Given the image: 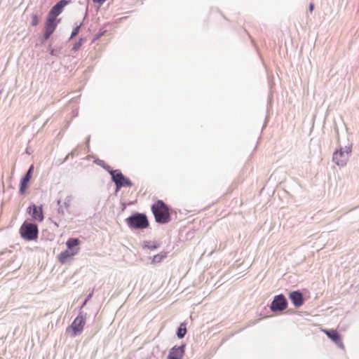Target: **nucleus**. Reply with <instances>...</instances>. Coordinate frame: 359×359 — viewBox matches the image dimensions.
I'll use <instances>...</instances> for the list:
<instances>
[{"label": "nucleus", "instance_id": "f257e3e1", "mask_svg": "<svg viewBox=\"0 0 359 359\" xmlns=\"http://www.w3.org/2000/svg\"><path fill=\"white\" fill-rule=\"evenodd\" d=\"M155 220L159 224H166L170 220V215L167 205L161 200L158 201L151 207Z\"/></svg>", "mask_w": 359, "mask_h": 359}, {"label": "nucleus", "instance_id": "f03ea898", "mask_svg": "<svg viewBox=\"0 0 359 359\" xmlns=\"http://www.w3.org/2000/svg\"><path fill=\"white\" fill-rule=\"evenodd\" d=\"M126 224L130 229H145L149 226V221L146 215L136 212L126 219Z\"/></svg>", "mask_w": 359, "mask_h": 359}, {"label": "nucleus", "instance_id": "7ed1b4c3", "mask_svg": "<svg viewBox=\"0 0 359 359\" xmlns=\"http://www.w3.org/2000/svg\"><path fill=\"white\" fill-rule=\"evenodd\" d=\"M86 313L81 311L72 323L67 328V332H72L71 336L75 337L82 333L86 320Z\"/></svg>", "mask_w": 359, "mask_h": 359}, {"label": "nucleus", "instance_id": "20e7f679", "mask_svg": "<svg viewBox=\"0 0 359 359\" xmlns=\"http://www.w3.org/2000/svg\"><path fill=\"white\" fill-rule=\"evenodd\" d=\"M112 181L116 184V191L120 190L122 187H130L133 186L132 182L126 177L119 170L110 171Z\"/></svg>", "mask_w": 359, "mask_h": 359}, {"label": "nucleus", "instance_id": "39448f33", "mask_svg": "<svg viewBox=\"0 0 359 359\" xmlns=\"http://www.w3.org/2000/svg\"><path fill=\"white\" fill-rule=\"evenodd\" d=\"M20 232L24 239L32 241L37 238L39 231L36 224L25 222L20 227Z\"/></svg>", "mask_w": 359, "mask_h": 359}, {"label": "nucleus", "instance_id": "423d86ee", "mask_svg": "<svg viewBox=\"0 0 359 359\" xmlns=\"http://www.w3.org/2000/svg\"><path fill=\"white\" fill-rule=\"evenodd\" d=\"M351 152V149L350 147H346L345 150L340 149L336 151L333 154V161L339 166H344L348 160Z\"/></svg>", "mask_w": 359, "mask_h": 359}, {"label": "nucleus", "instance_id": "0eeeda50", "mask_svg": "<svg viewBox=\"0 0 359 359\" xmlns=\"http://www.w3.org/2000/svg\"><path fill=\"white\" fill-rule=\"evenodd\" d=\"M287 302L285 297L282 294L276 296L271 303V309L273 311H283L286 309Z\"/></svg>", "mask_w": 359, "mask_h": 359}, {"label": "nucleus", "instance_id": "6e6552de", "mask_svg": "<svg viewBox=\"0 0 359 359\" xmlns=\"http://www.w3.org/2000/svg\"><path fill=\"white\" fill-rule=\"evenodd\" d=\"M34 171V165H31L28 170L20 180V193L24 194L27 188L28 182H29L32 172Z\"/></svg>", "mask_w": 359, "mask_h": 359}, {"label": "nucleus", "instance_id": "1a4fd4ad", "mask_svg": "<svg viewBox=\"0 0 359 359\" xmlns=\"http://www.w3.org/2000/svg\"><path fill=\"white\" fill-rule=\"evenodd\" d=\"M331 340H332L339 347L344 348V344L341 340L340 334L335 330H322Z\"/></svg>", "mask_w": 359, "mask_h": 359}, {"label": "nucleus", "instance_id": "9d476101", "mask_svg": "<svg viewBox=\"0 0 359 359\" xmlns=\"http://www.w3.org/2000/svg\"><path fill=\"white\" fill-rule=\"evenodd\" d=\"M185 345L172 347L169 352L168 359H182L184 353Z\"/></svg>", "mask_w": 359, "mask_h": 359}, {"label": "nucleus", "instance_id": "9b49d317", "mask_svg": "<svg viewBox=\"0 0 359 359\" xmlns=\"http://www.w3.org/2000/svg\"><path fill=\"white\" fill-rule=\"evenodd\" d=\"M29 213L32 214L33 219L41 222L43 219L42 207H37L35 204L31 205L29 208Z\"/></svg>", "mask_w": 359, "mask_h": 359}, {"label": "nucleus", "instance_id": "f8f14e48", "mask_svg": "<svg viewBox=\"0 0 359 359\" xmlns=\"http://www.w3.org/2000/svg\"><path fill=\"white\" fill-rule=\"evenodd\" d=\"M79 253L78 250H72L67 248L65 251L62 252L59 256L58 259L60 262L62 264L66 263L69 259L72 258V257L75 256Z\"/></svg>", "mask_w": 359, "mask_h": 359}, {"label": "nucleus", "instance_id": "ddd939ff", "mask_svg": "<svg viewBox=\"0 0 359 359\" xmlns=\"http://www.w3.org/2000/svg\"><path fill=\"white\" fill-rule=\"evenodd\" d=\"M72 201V196H67L64 201L62 203L61 200L57 201V205L59 206L57 212L59 214H61L62 215H65V210H67Z\"/></svg>", "mask_w": 359, "mask_h": 359}, {"label": "nucleus", "instance_id": "4468645a", "mask_svg": "<svg viewBox=\"0 0 359 359\" xmlns=\"http://www.w3.org/2000/svg\"><path fill=\"white\" fill-rule=\"evenodd\" d=\"M290 298L292 304L296 307L301 306L304 303L302 294L299 292L294 291V292H291L290 294Z\"/></svg>", "mask_w": 359, "mask_h": 359}, {"label": "nucleus", "instance_id": "2eb2a0df", "mask_svg": "<svg viewBox=\"0 0 359 359\" xmlns=\"http://www.w3.org/2000/svg\"><path fill=\"white\" fill-rule=\"evenodd\" d=\"M57 27L56 20L48 17L45 25V30L53 34Z\"/></svg>", "mask_w": 359, "mask_h": 359}, {"label": "nucleus", "instance_id": "dca6fc26", "mask_svg": "<svg viewBox=\"0 0 359 359\" xmlns=\"http://www.w3.org/2000/svg\"><path fill=\"white\" fill-rule=\"evenodd\" d=\"M62 10L63 8L57 3L50 9L48 17L56 20L57 16H58L62 13Z\"/></svg>", "mask_w": 359, "mask_h": 359}, {"label": "nucleus", "instance_id": "f3484780", "mask_svg": "<svg viewBox=\"0 0 359 359\" xmlns=\"http://www.w3.org/2000/svg\"><path fill=\"white\" fill-rule=\"evenodd\" d=\"M80 244V241L79 238H69L66 243L67 248L72 250H78L79 252V245Z\"/></svg>", "mask_w": 359, "mask_h": 359}, {"label": "nucleus", "instance_id": "a211bd4d", "mask_svg": "<svg viewBox=\"0 0 359 359\" xmlns=\"http://www.w3.org/2000/svg\"><path fill=\"white\" fill-rule=\"evenodd\" d=\"M167 256V252H162L158 255H156L153 257L151 263L152 264H157L161 262L165 257Z\"/></svg>", "mask_w": 359, "mask_h": 359}, {"label": "nucleus", "instance_id": "6ab92c4d", "mask_svg": "<svg viewBox=\"0 0 359 359\" xmlns=\"http://www.w3.org/2000/svg\"><path fill=\"white\" fill-rule=\"evenodd\" d=\"M144 247L150 250H155L159 247V244L155 241H144Z\"/></svg>", "mask_w": 359, "mask_h": 359}, {"label": "nucleus", "instance_id": "aec40b11", "mask_svg": "<svg viewBox=\"0 0 359 359\" xmlns=\"http://www.w3.org/2000/svg\"><path fill=\"white\" fill-rule=\"evenodd\" d=\"M187 333V328L182 324L178 327L177 336L179 339H182Z\"/></svg>", "mask_w": 359, "mask_h": 359}, {"label": "nucleus", "instance_id": "412c9836", "mask_svg": "<svg viewBox=\"0 0 359 359\" xmlns=\"http://www.w3.org/2000/svg\"><path fill=\"white\" fill-rule=\"evenodd\" d=\"M95 163L96 164H97L98 165L102 167L104 169H105L106 170H107L109 173H110V171H111L112 170L111 169L110 166L107 165L104 161L102 160H100V159H97L96 161H95Z\"/></svg>", "mask_w": 359, "mask_h": 359}, {"label": "nucleus", "instance_id": "4be33fe9", "mask_svg": "<svg viewBox=\"0 0 359 359\" xmlns=\"http://www.w3.org/2000/svg\"><path fill=\"white\" fill-rule=\"evenodd\" d=\"M31 18H32V25L36 26L39 22L38 15L36 14L33 13L32 15Z\"/></svg>", "mask_w": 359, "mask_h": 359}, {"label": "nucleus", "instance_id": "5701e85b", "mask_svg": "<svg viewBox=\"0 0 359 359\" xmlns=\"http://www.w3.org/2000/svg\"><path fill=\"white\" fill-rule=\"evenodd\" d=\"M80 27H81V25H79V26H76L72 31V34L70 36V39H72L73 37H74L79 32V29H80Z\"/></svg>", "mask_w": 359, "mask_h": 359}, {"label": "nucleus", "instance_id": "b1692460", "mask_svg": "<svg viewBox=\"0 0 359 359\" xmlns=\"http://www.w3.org/2000/svg\"><path fill=\"white\" fill-rule=\"evenodd\" d=\"M70 2V0H60L57 2V4L60 5L62 8L67 4H69Z\"/></svg>", "mask_w": 359, "mask_h": 359}, {"label": "nucleus", "instance_id": "393cba45", "mask_svg": "<svg viewBox=\"0 0 359 359\" xmlns=\"http://www.w3.org/2000/svg\"><path fill=\"white\" fill-rule=\"evenodd\" d=\"M81 46V43L80 41L75 43L73 46V50H76L79 49Z\"/></svg>", "mask_w": 359, "mask_h": 359}, {"label": "nucleus", "instance_id": "a878e982", "mask_svg": "<svg viewBox=\"0 0 359 359\" xmlns=\"http://www.w3.org/2000/svg\"><path fill=\"white\" fill-rule=\"evenodd\" d=\"M52 34H50V32H48L45 30L44 32V34H43V40H47L49 39V37Z\"/></svg>", "mask_w": 359, "mask_h": 359}, {"label": "nucleus", "instance_id": "bb28decb", "mask_svg": "<svg viewBox=\"0 0 359 359\" xmlns=\"http://www.w3.org/2000/svg\"><path fill=\"white\" fill-rule=\"evenodd\" d=\"M57 53H58V50H55V49H52L50 52V54L51 55H57Z\"/></svg>", "mask_w": 359, "mask_h": 359}, {"label": "nucleus", "instance_id": "cd10ccee", "mask_svg": "<svg viewBox=\"0 0 359 359\" xmlns=\"http://www.w3.org/2000/svg\"><path fill=\"white\" fill-rule=\"evenodd\" d=\"M93 1H95V2H98V3L102 4V3H103L104 1H105L106 0H93Z\"/></svg>", "mask_w": 359, "mask_h": 359}, {"label": "nucleus", "instance_id": "c85d7f7f", "mask_svg": "<svg viewBox=\"0 0 359 359\" xmlns=\"http://www.w3.org/2000/svg\"><path fill=\"white\" fill-rule=\"evenodd\" d=\"M92 294L93 293H90L86 299L88 300L91 297Z\"/></svg>", "mask_w": 359, "mask_h": 359}, {"label": "nucleus", "instance_id": "c756f323", "mask_svg": "<svg viewBox=\"0 0 359 359\" xmlns=\"http://www.w3.org/2000/svg\"><path fill=\"white\" fill-rule=\"evenodd\" d=\"M313 9V4H311L310 5V11L311 12Z\"/></svg>", "mask_w": 359, "mask_h": 359}, {"label": "nucleus", "instance_id": "7c9ffc66", "mask_svg": "<svg viewBox=\"0 0 359 359\" xmlns=\"http://www.w3.org/2000/svg\"><path fill=\"white\" fill-rule=\"evenodd\" d=\"M87 301H88V300H87V299H86V300L83 302V304H82V306H83L86 304Z\"/></svg>", "mask_w": 359, "mask_h": 359}, {"label": "nucleus", "instance_id": "2f4dec72", "mask_svg": "<svg viewBox=\"0 0 359 359\" xmlns=\"http://www.w3.org/2000/svg\"><path fill=\"white\" fill-rule=\"evenodd\" d=\"M89 140H90V137H88V139H87V142H89Z\"/></svg>", "mask_w": 359, "mask_h": 359}, {"label": "nucleus", "instance_id": "473e14b6", "mask_svg": "<svg viewBox=\"0 0 359 359\" xmlns=\"http://www.w3.org/2000/svg\"><path fill=\"white\" fill-rule=\"evenodd\" d=\"M68 156H69V154H67V156H66L65 160H66L67 158H68Z\"/></svg>", "mask_w": 359, "mask_h": 359}, {"label": "nucleus", "instance_id": "72a5a7b5", "mask_svg": "<svg viewBox=\"0 0 359 359\" xmlns=\"http://www.w3.org/2000/svg\"><path fill=\"white\" fill-rule=\"evenodd\" d=\"M68 156H69V154H67V156H66L65 160H66L67 158H68Z\"/></svg>", "mask_w": 359, "mask_h": 359}]
</instances>
